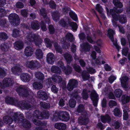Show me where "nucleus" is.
Here are the masks:
<instances>
[{
    "label": "nucleus",
    "mask_w": 130,
    "mask_h": 130,
    "mask_svg": "<svg viewBox=\"0 0 130 130\" xmlns=\"http://www.w3.org/2000/svg\"><path fill=\"white\" fill-rule=\"evenodd\" d=\"M26 39L31 42H34L36 45L40 44L42 42L38 36L31 34L29 35Z\"/></svg>",
    "instance_id": "1"
},
{
    "label": "nucleus",
    "mask_w": 130,
    "mask_h": 130,
    "mask_svg": "<svg viewBox=\"0 0 130 130\" xmlns=\"http://www.w3.org/2000/svg\"><path fill=\"white\" fill-rule=\"evenodd\" d=\"M51 79L54 82L59 83L60 82L61 80V77L59 76H58L56 75H55L53 76L52 78L48 79L46 80V84L48 87H50L51 85H52L51 81Z\"/></svg>",
    "instance_id": "2"
},
{
    "label": "nucleus",
    "mask_w": 130,
    "mask_h": 130,
    "mask_svg": "<svg viewBox=\"0 0 130 130\" xmlns=\"http://www.w3.org/2000/svg\"><path fill=\"white\" fill-rule=\"evenodd\" d=\"M115 32L111 29H109L108 31V35L109 37V38L112 42H113V44L117 48L119 51L121 48L118 45L117 42L116 40L114 41L113 38V35L115 34Z\"/></svg>",
    "instance_id": "3"
},
{
    "label": "nucleus",
    "mask_w": 130,
    "mask_h": 130,
    "mask_svg": "<svg viewBox=\"0 0 130 130\" xmlns=\"http://www.w3.org/2000/svg\"><path fill=\"white\" fill-rule=\"evenodd\" d=\"M11 82L10 78H5L3 80V84L0 83V94L2 93V91L4 89V88L9 86L11 85Z\"/></svg>",
    "instance_id": "4"
},
{
    "label": "nucleus",
    "mask_w": 130,
    "mask_h": 130,
    "mask_svg": "<svg viewBox=\"0 0 130 130\" xmlns=\"http://www.w3.org/2000/svg\"><path fill=\"white\" fill-rule=\"evenodd\" d=\"M107 9V13L108 14H110L112 15L113 19L112 22L113 24L114 27H116L117 26L116 20H117L118 19V15H117L115 12L113 11L112 9H110V11H109Z\"/></svg>",
    "instance_id": "5"
},
{
    "label": "nucleus",
    "mask_w": 130,
    "mask_h": 130,
    "mask_svg": "<svg viewBox=\"0 0 130 130\" xmlns=\"http://www.w3.org/2000/svg\"><path fill=\"white\" fill-rule=\"evenodd\" d=\"M58 117L64 121H67L69 119V114L66 112H60L58 115Z\"/></svg>",
    "instance_id": "6"
},
{
    "label": "nucleus",
    "mask_w": 130,
    "mask_h": 130,
    "mask_svg": "<svg viewBox=\"0 0 130 130\" xmlns=\"http://www.w3.org/2000/svg\"><path fill=\"white\" fill-rule=\"evenodd\" d=\"M58 66L60 68V70L64 72L66 74H68L70 73L72 71V69L70 67H68L67 68H65L63 67V64L61 61L58 62Z\"/></svg>",
    "instance_id": "7"
},
{
    "label": "nucleus",
    "mask_w": 130,
    "mask_h": 130,
    "mask_svg": "<svg viewBox=\"0 0 130 130\" xmlns=\"http://www.w3.org/2000/svg\"><path fill=\"white\" fill-rule=\"evenodd\" d=\"M120 80L122 87L125 89L127 88L128 78L125 75L124 76L122 74L120 78Z\"/></svg>",
    "instance_id": "8"
},
{
    "label": "nucleus",
    "mask_w": 130,
    "mask_h": 130,
    "mask_svg": "<svg viewBox=\"0 0 130 130\" xmlns=\"http://www.w3.org/2000/svg\"><path fill=\"white\" fill-rule=\"evenodd\" d=\"M77 84V81L74 79L70 80L69 81L67 89L69 91H71L73 88L76 86Z\"/></svg>",
    "instance_id": "9"
},
{
    "label": "nucleus",
    "mask_w": 130,
    "mask_h": 130,
    "mask_svg": "<svg viewBox=\"0 0 130 130\" xmlns=\"http://www.w3.org/2000/svg\"><path fill=\"white\" fill-rule=\"evenodd\" d=\"M98 95L95 91L93 90L92 92L91 95V99L93 101V105L96 106L97 105Z\"/></svg>",
    "instance_id": "10"
},
{
    "label": "nucleus",
    "mask_w": 130,
    "mask_h": 130,
    "mask_svg": "<svg viewBox=\"0 0 130 130\" xmlns=\"http://www.w3.org/2000/svg\"><path fill=\"white\" fill-rule=\"evenodd\" d=\"M66 40L64 41V42H63V47L64 48H66V46H65V45H66L67 46V47H68V44L67 45V41H68V40H69L70 41H71L73 40V35L70 33H68L66 35Z\"/></svg>",
    "instance_id": "11"
},
{
    "label": "nucleus",
    "mask_w": 130,
    "mask_h": 130,
    "mask_svg": "<svg viewBox=\"0 0 130 130\" xmlns=\"http://www.w3.org/2000/svg\"><path fill=\"white\" fill-rule=\"evenodd\" d=\"M37 95L39 98L44 100H46L48 96V94L42 90H40L38 92Z\"/></svg>",
    "instance_id": "12"
},
{
    "label": "nucleus",
    "mask_w": 130,
    "mask_h": 130,
    "mask_svg": "<svg viewBox=\"0 0 130 130\" xmlns=\"http://www.w3.org/2000/svg\"><path fill=\"white\" fill-rule=\"evenodd\" d=\"M26 66L27 67L31 69H33L38 66L39 64L37 61H31L27 62Z\"/></svg>",
    "instance_id": "13"
},
{
    "label": "nucleus",
    "mask_w": 130,
    "mask_h": 130,
    "mask_svg": "<svg viewBox=\"0 0 130 130\" xmlns=\"http://www.w3.org/2000/svg\"><path fill=\"white\" fill-rule=\"evenodd\" d=\"M123 119L125 120H126L127 119L128 115L127 113V112L129 111V108L128 106H124L123 107Z\"/></svg>",
    "instance_id": "14"
},
{
    "label": "nucleus",
    "mask_w": 130,
    "mask_h": 130,
    "mask_svg": "<svg viewBox=\"0 0 130 130\" xmlns=\"http://www.w3.org/2000/svg\"><path fill=\"white\" fill-rule=\"evenodd\" d=\"M33 53V50L30 47H26L25 49V54L27 56H29L32 55Z\"/></svg>",
    "instance_id": "15"
},
{
    "label": "nucleus",
    "mask_w": 130,
    "mask_h": 130,
    "mask_svg": "<svg viewBox=\"0 0 130 130\" xmlns=\"http://www.w3.org/2000/svg\"><path fill=\"white\" fill-rule=\"evenodd\" d=\"M14 47L17 50L22 49L23 47V44L22 41L16 42L14 44Z\"/></svg>",
    "instance_id": "16"
},
{
    "label": "nucleus",
    "mask_w": 130,
    "mask_h": 130,
    "mask_svg": "<svg viewBox=\"0 0 130 130\" xmlns=\"http://www.w3.org/2000/svg\"><path fill=\"white\" fill-rule=\"evenodd\" d=\"M54 55L52 53H48L47 56V61L48 62L52 64L54 62V59L53 58Z\"/></svg>",
    "instance_id": "17"
},
{
    "label": "nucleus",
    "mask_w": 130,
    "mask_h": 130,
    "mask_svg": "<svg viewBox=\"0 0 130 130\" xmlns=\"http://www.w3.org/2000/svg\"><path fill=\"white\" fill-rule=\"evenodd\" d=\"M21 80L24 82H28L30 79V77L29 75L27 73L23 74L20 76Z\"/></svg>",
    "instance_id": "18"
},
{
    "label": "nucleus",
    "mask_w": 130,
    "mask_h": 130,
    "mask_svg": "<svg viewBox=\"0 0 130 130\" xmlns=\"http://www.w3.org/2000/svg\"><path fill=\"white\" fill-rule=\"evenodd\" d=\"M21 70L20 67V66L18 65L14 67H13L12 68V71L13 73L14 74H18L21 71Z\"/></svg>",
    "instance_id": "19"
},
{
    "label": "nucleus",
    "mask_w": 130,
    "mask_h": 130,
    "mask_svg": "<svg viewBox=\"0 0 130 130\" xmlns=\"http://www.w3.org/2000/svg\"><path fill=\"white\" fill-rule=\"evenodd\" d=\"M81 47L85 51H89L90 50L91 46L87 43H83L82 45H80Z\"/></svg>",
    "instance_id": "20"
},
{
    "label": "nucleus",
    "mask_w": 130,
    "mask_h": 130,
    "mask_svg": "<svg viewBox=\"0 0 130 130\" xmlns=\"http://www.w3.org/2000/svg\"><path fill=\"white\" fill-rule=\"evenodd\" d=\"M101 118L102 121L103 123L107 122H110V117L108 115H106L105 116H101Z\"/></svg>",
    "instance_id": "21"
},
{
    "label": "nucleus",
    "mask_w": 130,
    "mask_h": 130,
    "mask_svg": "<svg viewBox=\"0 0 130 130\" xmlns=\"http://www.w3.org/2000/svg\"><path fill=\"white\" fill-rule=\"evenodd\" d=\"M130 100V96L126 95H124L122 97V101L123 104H125L129 102Z\"/></svg>",
    "instance_id": "22"
},
{
    "label": "nucleus",
    "mask_w": 130,
    "mask_h": 130,
    "mask_svg": "<svg viewBox=\"0 0 130 130\" xmlns=\"http://www.w3.org/2000/svg\"><path fill=\"white\" fill-rule=\"evenodd\" d=\"M113 2L114 5L117 7L121 8L123 7V5L120 0H113Z\"/></svg>",
    "instance_id": "23"
},
{
    "label": "nucleus",
    "mask_w": 130,
    "mask_h": 130,
    "mask_svg": "<svg viewBox=\"0 0 130 130\" xmlns=\"http://www.w3.org/2000/svg\"><path fill=\"white\" fill-rule=\"evenodd\" d=\"M91 56L93 60H94L95 63H99L100 61L101 60V59H100V61L99 60V59H97L96 60H95L96 58V54L95 51H92L91 55Z\"/></svg>",
    "instance_id": "24"
},
{
    "label": "nucleus",
    "mask_w": 130,
    "mask_h": 130,
    "mask_svg": "<svg viewBox=\"0 0 130 130\" xmlns=\"http://www.w3.org/2000/svg\"><path fill=\"white\" fill-rule=\"evenodd\" d=\"M35 53L37 58L40 59L42 57L43 53L40 49H37Z\"/></svg>",
    "instance_id": "25"
},
{
    "label": "nucleus",
    "mask_w": 130,
    "mask_h": 130,
    "mask_svg": "<svg viewBox=\"0 0 130 130\" xmlns=\"http://www.w3.org/2000/svg\"><path fill=\"white\" fill-rule=\"evenodd\" d=\"M122 53L125 56H126L128 54V59L130 60V53H129L128 52V48L126 47L123 48Z\"/></svg>",
    "instance_id": "26"
},
{
    "label": "nucleus",
    "mask_w": 130,
    "mask_h": 130,
    "mask_svg": "<svg viewBox=\"0 0 130 130\" xmlns=\"http://www.w3.org/2000/svg\"><path fill=\"white\" fill-rule=\"evenodd\" d=\"M33 86L34 89H39L41 88L42 87V85L41 83L36 82L33 83Z\"/></svg>",
    "instance_id": "27"
},
{
    "label": "nucleus",
    "mask_w": 130,
    "mask_h": 130,
    "mask_svg": "<svg viewBox=\"0 0 130 130\" xmlns=\"http://www.w3.org/2000/svg\"><path fill=\"white\" fill-rule=\"evenodd\" d=\"M31 26L32 28L35 30H37L39 28L38 22L37 21H34L32 22Z\"/></svg>",
    "instance_id": "28"
},
{
    "label": "nucleus",
    "mask_w": 130,
    "mask_h": 130,
    "mask_svg": "<svg viewBox=\"0 0 130 130\" xmlns=\"http://www.w3.org/2000/svg\"><path fill=\"white\" fill-rule=\"evenodd\" d=\"M9 19L10 20H19V18L18 15L16 14H11L9 16Z\"/></svg>",
    "instance_id": "29"
},
{
    "label": "nucleus",
    "mask_w": 130,
    "mask_h": 130,
    "mask_svg": "<svg viewBox=\"0 0 130 130\" xmlns=\"http://www.w3.org/2000/svg\"><path fill=\"white\" fill-rule=\"evenodd\" d=\"M13 119L9 117H5L4 118V121L6 123L10 124L12 123Z\"/></svg>",
    "instance_id": "30"
},
{
    "label": "nucleus",
    "mask_w": 130,
    "mask_h": 130,
    "mask_svg": "<svg viewBox=\"0 0 130 130\" xmlns=\"http://www.w3.org/2000/svg\"><path fill=\"white\" fill-rule=\"evenodd\" d=\"M69 14L70 17L73 20L75 21L77 20V16L74 12L72 11H70L69 13Z\"/></svg>",
    "instance_id": "31"
},
{
    "label": "nucleus",
    "mask_w": 130,
    "mask_h": 130,
    "mask_svg": "<svg viewBox=\"0 0 130 130\" xmlns=\"http://www.w3.org/2000/svg\"><path fill=\"white\" fill-rule=\"evenodd\" d=\"M69 24L71 26L73 30L74 31H76L77 27L76 24L74 22H71L69 23Z\"/></svg>",
    "instance_id": "32"
},
{
    "label": "nucleus",
    "mask_w": 130,
    "mask_h": 130,
    "mask_svg": "<svg viewBox=\"0 0 130 130\" xmlns=\"http://www.w3.org/2000/svg\"><path fill=\"white\" fill-rule=\"evenodd\" d=\"M122 93L121 90L120 89H116L114 92V94L115 96L117 97H119Z\"/></svg>",
    "instance_id": "33"
},
{
    "label": "nucleus",
    "mask_w": 130,
    "mask_h": 130,
    "mask_svg": "<svg viewBox=\"0 0 130 130\" xmlns=\"http://www.w3.org/2000/svg\"><path fill=\"white\" fill-rule=\"evenodd\" d=\"M8 38L7 34L4 32L0 33V40H6Z\"/></svg>",
    "instance_id": "34"
},
{
    "label": "nucleus",
    "mask_w": 130,
    "mask_h": 130,
    "mask_svg": "<svg viewBox=\"0 0 130 130\" xmlns=\"http://www.w3.org/2000/svg\"><path fill=\"white\" fill-rule=\"evenodd\" d=\"M120 22L122 23H124L126 22V18L125 16L122 15L120 16L119 19Z\"/></svg>",
    "instance_id": "35"
},
{
    "label": "nucleus",
    "mask_w": 130,
    "mask_h": 130,
    "mask_svg": "<svg viewBox=\"0 0 130 130\" xmlns=\"http://www.w3.org/2000/svg\"><path fill=\"white\" fill-rule=\"evenodd\" d=\"M51 70L54 73H60L61 70H59V68L58 67L53 66L51 68Z\"/></svg>",
    "instance_id": "36"
},
{
    "label": "nucleus",
    "mask_w": 130,
    "mask_h": 130,
    "mask_svg": "<svg viewBox=\"0 0 130 130\" xmlns=\"http://www.w3.org/2000/svg\"><path fill=\"white\" fill-rule=\"evenodd\" d=\"M113 112L115 116L119 117H120L122 116V114L121 113L119 110L118 108L115 109Z\"/></svg>",
    "instance_id": "37"
},
{
    "label": "nucleus",
    "mask_w": 130,
    "mask_h": 130,
    "mask_svg": "<svg viewBox=\"0 0 130 130\" xmlns=\"http://www.w3.org/2000/svg\"><path fill=\"white\" fill-rule=\"evenodd\" d=\"M36 77L39 79H43L44 75L43 74L40 72H38L35 74Z\"/></svg>",
    "instance_id": "38"
},
{
    "label": "nucleus",
    "mask_w": 130,
    "mask_h": 130,
    "mask_svg": "<svg viewBox=\"0 0 130 130\" xmlns=\"http://www.w3.org/2000/svg\"><path fill=\"white\" fill-rule=\"evenodd\" d=\"M82 76L83 80H86L89 77V75L87 73L84 72L82 74Z\"/></svg>",
    "instance_id": "39"
},
{
    "label": "nucleus",
    "mask_w": 130,
    "mask_h": 130,
    "mask_svg": "<svg viewBox=\"0 0 130 130\" xmlns=\"http://www.w3.org/2000/svg\"><path fill=\"white\" fill-rule=\"evenodd\" d=\"M76 103V102L73 99H71L69 101V105L72 108L75 107Z\"/></svg>",
    "instance_id": "40"
},
{
    "label": "nucleus",
    "mask_w": 130,
    "mask_h": 130,
    "mask_svg": "<svg viewBox=\"0 0 130 130\" xmlns=\"http://www.w3.org/2000/svg\"><path fill=\"white\" fill-rule=\"evenodd\" d=\"M38 117L40 119H41L44 118H48L49 117V113L47 112V113H45L43 115H41L40 116H38Z\"/></svg>",
    "instance_id": "41"
},
{
    "label": "nucleus",
    "mask_w": 130,
    "mask_h": 130,
    "mask_svg": "<svg viewBox=\"0 0 130 130\" xmlns=\"http://www.w3.org/2000/svg\"><path fill=\"white\" fill-rule=\"evenodd\" d=\"M59 14L58 13L55 12L52 14V16L54 20L56 21L57 19H58L59 17Z\"/></svg>",
    "instance_id": "42"
},
{
    "label": "nucleus",
    "mask_w": 130,
    "mask_h": 130,
    "mask_svg": "<svg viewBox=\"0 0 130 130\" xmlns=\"http://www.w3.org/2000/svg\"><path fill=\"white\" fill-rule=\"evenodd\" d=\"M49 5L50 7L55 8L56 7V4L55 2L53 1H51L50 2Z\"/></svg>",
    "instance_id": "43"
},
{
    "label": "nucleus",
    "mask_w": 130,
    "mask_h": 130,
    "mask_svg": "<svg viewBox=\"0 0 130 130\" xmlns=\"http://www.w3.org/2000/svg\"><path fill=\"white\" fill-rule=\"evenodd\" d=\"M82 95L83 98L84 99H86L88 97V94H87V91L86 90H84L83 92L82 93Z\"/></svg>",
    "instance_id": "44"
},
{
    "label": "nucleus",
    "mask_w": 130,
    "mask_h": 130,
    "mask_svg": "<svg viewBox=\"0 0 130 130\" xmlns=\"http://www.w3.org/2000/svg\"><path fill=\"white\" fill-rule=\"evenodd\" d=\"M116 79V77L113 75L110 76L109 78V80L110 83H112Z\"/></svg>",
    "instance_id": "45"
},
{
    "label": "nucleus",
    "mask_w": 130,
    "mask_h": 130,
    "mask_svg": "<svg viewBox=\"0 0 130 130\" xmlns=\"http://www.w3.org/2000/svg\"><path fill=\"white\" fill-rule=\"evenodd\" d=\"M16 6L18 8H21L24 7V5L21 2H18L16 3Z\"/></svg>",
    "instance_id": "46"
},
{
    "label": "nucleus",
    "mask_w": 130,
    "mask_h": 130,
    "mask_svg": "<svg viewBox=\"0 0 130 130\" xmlns=\"http://www.w3.org/2000/svg\"><path fill=\"white\" fill-rule=\"evenodd\" d=\"M84 109V107L82 105H80L78 106L77 109V111L78 112H80L82 111Z\"/></svg>",
    "instance_id": "47"
},
{
    "label": "nucleus",
    "mask_w": 130,
    "mask_h": 130,
    "mask_svg": "<svg viewBox=\"0 0 130 130\" xmlns=\"http://www.w3.org/2000/svg\"><path fill=\"white\" fill-rule=\"evenodd\" d=\"M64 57L67 61H69L71 60V57L69 54L68 53H66L65 54Z\"/></svg>",
    "instance_id": "48"
},
{
    "label": "nucleus",
    "mask_w": 130,
    "mask_h": 130,
    "mask_svg": "<svg viewBox=\"0 0 130 130\" xmlns=\"http://www.w3.org/2000/svg\"><path fill=\"white\" fill-rule=\"evenodd\" d=\"M44 40L46 43V46L47 47H50L51 46L52 44L49 39L46 38Z\"/></svg>",
    "instance_id": "49"
},
{
    "label": "nucleus",
    "mask_w": 130,
    "mask_h": 130,
    "mask_svg": "<svg viewBox=\"0 0 130 130\" xmlns=\"http://www.w3.org/2000/svg\"><path fill=\"white\" fill-rule=\"evenodd\" d=\"M55 47L56 50L58 52H60V53H61V50L60 47L57 45V44H56L54 45Z\"/></svg>",
    "instance_id": "50"
},
{
    "label": "nucleus",
    "mask_w": 130,
    "mask_h": 130,
    "mask_svg": "<svg viewBox=\"0 0 130 130\" xmlns=\"http://www.w3.org/2000/svg\"><path fill=\"white\" fill-rule=\"evenodd\" d=\"M116 104V103L115 101L111 100L109 101V105L110 107L115 106Z\"/></svg>",
    "instance_id": "51"
},
{
    "label": "nucleus",
    "mask_w": 130,
    "mask_h": 130,
    "mask_svg": "<svg viewBox=\"0 0 130 130\" xmlns=\"http://www.w3.org/2000/svg\"><path fill=\"white\" fill-rule=\"evenodd\" d=\"M51 90L54 93L57 92L58 91V89L55 86H53L51 88Z\"/></svg>",
    "instance_id": "52"
},
{
    "label": "nucleus",
    "mask_w": 130,
    "mask_h": 130,
    "mask_svg": "<svg viewBox=\"0 0 130 130\" xmlns=\"http://www.w3.org/2000/svg\"><path fill=\"white\" fill-rule=\"evenodd\" d=\"M1 48L4 51H6L7 50V47L5 44H3L1 45Z\"/></svg>",
    "instance_id": "53"
},
{
    "label": "nucleus",
    "mask_w": 130,
    "mask_h": 130,
    "mask_svg": "<svg viewBox=\"0 0 130 130\" xmlns=\"http://www.w3.org/2000/svg\"><path fill=\"white\" fill-rule=\"evenodd\" d=\"M60 125V128L59 129H61L63 130H64L66 128V124H64L63 123H61V124H57L56 125Z\"/></svg>",
    "instance_id": "54"
},
{
    "label": "nucleus",
    "mask_w": 130,
    "mask_h": 130,
    "mask_svg": "<svg viewBox=\"0 0 130 130\" xmlns=\"http://www.w3.org/2000/svg\"><path fill=\"white\" fill-rule=\"evenodd\" d=\"M88 72L91 74H93L95 73V71L92 68H90L87 69Z\"/></svg>",
    "instance_id": "55"
},
{
    "label": "nucleus",
    "mask_w": 130,
    "mask_h": 130,
    "mask_svg": "<svg viewBox=\"0 0 130 130\" xmlns=\"http://www.w3.org/2000/svg\"><path fill=\"white\" fill-rule=\"evenodd\" d=\"M59 24L63 26H66V23L64 20H61L59 22Z\"/></svg>",
    "instance_id": "56"
},
{
    "label": "nucleus",
    "mask_w": 130,
    "mask_h": 130,
    "mask_svg": "<svg viewBox=\"0 0 130 130\" xmlns=\"http://www.w3.org/2000/svg\"><path fill=\"white\" fill-rule=\"evenodd\" d=\"M75 70L78 72H79L80 71V68L79 66L77 65H75L74 67Z\"/></svg>",
    "instance_id": "57"
},
{
    "label": "nucleus",
    "mask_w": 130,
    "mask_h": 130,
    "mask_svg": "<svg viewBox=\"0 0 130 130\" xmlns=\"http://www.w3.org/2000/svg\"><path fill=\"white\" fill-rule=\"evenodd\" d=\"M121 124L118 122H116L114 126L116 128L118 129L120 127Z\"/></svg>",
    "instance_id": "58"
},
{
    "label": "nucleus",
    "mask_w": 130,
    "mask_h": 130,
    "mask_svg": "<svg viewBox=\"0 0 130 130\" xmlns=\"http://www.w3.org/2000/svg\"><path fill=\"white\" fill-rule=\"evenodd\" d=\"M50 31L51 34H53L54 31V29L53 26L52 25L50 26H49Z\"/></svg>",
    "instance_id": "59"
},
{
    "label": "nucleus",
    "mask_w": 130,
    "mask_h": 130,
    "mask_svg": "<svg viewBox=\"0 0 130 130\" xmlns=\"http://www.w3.org/2000/svg\"><path fill=\"white\" fill-rule=\"evenodd\" d=\"M104 67L105 70L107 71H109L111 69V68L107 64L105 65Z\"/></svg>",
    "instance_id": "60"
},
{
    "label": "nucleus",
    "mask_w": 130,
    "mask_h": 130,
    "mask_svg": "<svg viewBox=\"0 0 130 130\" xmlns=\"http://www.w3.org/2000/svg\"><path fill=\"white\" fill-rule=\"evenodd\" d=\"M12 98L9 97H8L6 98V102L7 103H10V102L12 101Z\"/></svg>",
    "instance_id": "61"
},
{
    "label": "nucleus",
    "mask_w": 130,
    "mask_h": 130,
    "mask_svg": "<svg viewBox=\"0 0 130 130\" xmlns=\"http://www.w3.org/2000/svg\"><path fill=\"white\" fill-rule=\"evenodd\" d=\"M102 105L103 107H105L106 105V100L104 99L103 100L102 102Z\"/></svg>",
    "instance_id": "62"
},
{
    "label": "nucleus",
    "mask_w": 130,
    "mask_h": 130,
    "mask_svg": "<svg viewBox=\"0 0 130 130\" xmlns=\"http://www.w3.org/2000/svg\"><path fill=\"white\" fill-rule=\"evenodd\" d=\"M71 51L73 52H74L76 51V47L75 45L73 44L71 47Z\"/></svg>",
    "instance_id": "63"
},
{
    "label": "nucleus",
    "mask_w": 130,
    "mask_h": 130,
    "mask_svg": "<svg viewBox=\"0 0 130 130\" xmlns=\"http://www.w3.org/2000/svg\"><path fill=\"white\" fill-rule=\"evenodd\" d=\"M96 44L99 46H101L102 44V42L101 40H98L96 42Z\"/></svg>",
    "instance_id": "64"
}]
</instances>
